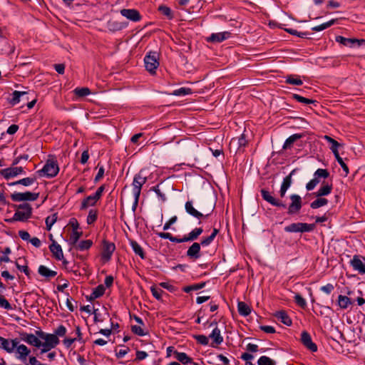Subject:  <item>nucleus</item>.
<instances>
[{"mask_svg":"<svg viewBox=\"0 0 365 365\" xmlns=\"http://www.w3.org/2000/svg\"><path fill=\"white\" fill-rule=\"evenodd\" d=\"M260 192L262 199L270 205L279 208H287V205L285 203L274 197L268 190L262 189ZM289 199L291 200V203L287 207V213L292 215L299 212L302 207V197L297 194L291 195L289 196Z\"/></svg>","mask_w":365,"mask_h":365,"instance_id":"obj_1","label":"nucleus"},{"mask_svg":"<svg viewBox=\"0 0 365 365\" xmlns=\"http://www.w3.org/2000/svg\"><path fill=\"white\" fill-rule=\"evenodd\" d=\"M16 210L14 216L6 220V222L12 223L16 221L26 222L31 217L32 215V207L29 203H23L18 205H15Z\"/></svg>","mask_w":365,"mask_h":365,"instance_id":"obj_2","label":"nucleus"},{"mask_svg":"<svg viewBox=\"0 0 365 365\" xmlns=\"http://www.w3.org/2000/svg\"><path fill=\"white\" fill-rule=\"evenodd\" d=\"M147 182V178L143 176L141 171L134 176L133 185V194L134 195V202L133 205V209L135 210L138 206L139 197L140 195L141 188L144 184Z\"/></svg>","mask_w":365,"mask_h":365,"instance_id":"obj_3","label":"nucleus"},{"mask_svg":"<svg viewBox=\"0 0 365 365\" xmlns=\"http://www.w3.org/2000/svg\"><path fill=\"white\" fill-rule=\"evenodd\" d=\"M145 69L151 74L155 73L159 66V53L156 51H150L144 58Z\"/></svg>","mask_w":365,"mask_h":365,"instance_id":"obj_4","label":"nucleus"},{"mask_svg":"<svg viewBox=\"0 0 365 365\" xmlns=\"http://www.w3.org/2000/svg\"><path fill=\"white\" fill-rule=\"evenodd\" d=\"M59 171L58 163L56 160H48L42 169L36 173L39 176H46L47 178L55 177Z\"/></svg>","mask_w":365,"mask_h":365,"instance_id":"obj_5","label":"nucleus"},{"mask_svg":"<svg viewBox=\"0 0 365 365\" xmlns=\"http://www.w3.org/2000/svg\"><path fill=\"white\" fill-rule=\"evenodd\" d=\"M315 228V224H308L304 222L292 223L284 227L286 232H309Z\"/></svg>","mask_w":365,"mask_h":365,"instance_id":"obj_6","label":"nucleus"},{"mask_svg":"<svg viewBox=\"0 0 365 365\" xmlns=\"http://www.w3.org/2000/svg\"><path fill=\"white\" fill-rule=\"evenodd\" d=\"M38 193L31 192H14L11 195V198L14 202L35 201L38 199Z\"/></svg>","mask_w":365,"mask_h":365,"instance_id":"obj_7","label":"nucleus"},{"mask_svg":"<svg viewBox=\"0 0 365 365\" xmlns=\"http://www.w3.org/2000/svg\"><path fill=\"white\" fill-rule=\"evenodd\" d=\"M0 174L6 179L9 180L14 178L19 175L25 174L24 168L16 167L12 165L10 168H5L0 170Z\"/></svg>","mask_w":365,"mask_h":365,"instance_id":"obj_8","label":"nucleus"},{"mask_svg":"<svg viewBox=\"0 0 365 365\" xmlns=\"http://www.w3.org/2000/svg\"><path fill=\"white\" fill-rule=\"evenodd\" d=\"M350 264L354 270L360 274H365V257L357 255H354Z\"/></svg>","mask_w":365,"mask_h":365,"instance_id":"obj_9","label":"nucleus"},{"mask_svg":"<svg viewBox=\"0 0 365 365\" xmlns=\"http://www.w3.org/2000/svg\"><path fill=\"white\" fill-rule=\"evenodd\" d=\"M115 250V245L113 242H108L106 240L103 241V248L101 252V257L105 262H108L110 259L113 252Z\"/></svg>","mask_w":365,"mask_h":365,"instance_id":"obj_10","label":"nucleus"},{"mask_svg":"<svg viewBox=\"0 0 365 365\" xmlns=\"http://www.w3.org/2000/svg\"><path fill=\"white\" fill-rule=\"evenodd\" d=\"M36 335L41 339L45 340L53 348L56 347L59 344V339L54 334H47L41 330L36 331Z\"/></svg>","mask_w":365,"mask_h":365,"instance_id":"obj_11","label":"nucleus"},{"mask_svg":"<svg viewBox=\"0 0 365 365\" xmlns=\"http://www.w3.org/2000/svg\"><path fill=\"white\" fill-rule=\"evenodd\" d=\"M18 344H19V340L16 338L9 339L0 336V348L4 349L8 353H12Z\"/></svg>","mask_w":365,"mask_h":365,"instance_id":"obj_12","label":"nucleus"},{"mask_svg":"<svg viewBox=\"0 0 365 365\" xmlns=\"http://www.w3.org/2000/svg\"><path fill=\"white\" fill-rule=\"evenodd\" d=\"M120 13L123 16L133 22L140 21L142 18L140 12L134 9H123Z\"/></svg>","mask_w":365,"mask_h":365,"instance_id":"obj_13","label":"nucleus"},{"mask_svg":"<svg viewBox=\"0 0 365 365\" xmlns=\"http://www.w3.org/2000/svg\"><path fill=\"white\" fill-rule=\"evenodd\" d=\"M21 339L24 341L26 342L29 345L36 346V347H41V341L38 339L39 337L36 334H29L26 332H22L20 334Z\"/></svg>","mask_w":365,"mask_h":365,"instance_id":"obj_14","label":"nucleus"},{"mask_svg":"<svg viewBox=\"0 0 365 365\" xmlns=\"http://www.w3.org/2000/svg\"><path fill=\"white\" fill-rule=\"evenodd\" d=\"M215 325L212 333L209 335V338L212 339V346L215 347L220 345L223 341V337L221 335L220 329L217 327L216 322H211L210 327Z\"/></svg>","mask_w":365,"mask_h":365,"instance_id":"obj_15","label":"nucleus"},{"mask_svg":"<svg viewBox=\"0 0 365 365\" xmlns=\"http://www.w3.org/2000/svg\"><path fill=\"white\" fill-rule=\"evenodd\" d=\"M185 209L187 214H189L190 216H192L196 219H198V220H200L202 217H207L210 215V214H207V215H204L202 212L197 210L193 206L192 200H188L185 202Z\"/></svg>","mask_w":365,"mask_h":365,"instance_id":"obj_16","label":"nucleus"},{"mask_svg":"<svg viewBox=\"0 0 365 365\" xmlns=\"http://www.w3.org/2000/svg\"><path fill=\"white\" fill-rule=\"evenodd\" d=\"M200 244L198 242H194L192 245L188 248L186 252L187 257L192 259L196 260L201 257L200 255Z\"/></svg>","mask_w":365,"mask_h":365,"instance_id":"obj_17","label":"nucleus"},{"mask_svg":"<svg viewBox=\"0 0 365 365\" xmlns=\"http://www.w3.org/2000/svg\"><path fill=\"white\" fill-rule=\"evenodd\" d=\"M301 341L304 346L311 351H317V346L312 341L310 334L307 331H303L301 334Z\"/></svg>","mask_w":365,"mask_h":365,"instance_id":"obj_18","label":"nucleus"},{"mask_svg":"<svg viewBox=\"0 0 365 365\" xmlns=\"http://www.w3.org/2000/svg\"><path fill=\"white\" fill-rule=\"evenodd\" d=\"M295 170H293L287 176H286L282 181V183L279 190V195L281 197H284L286 195L287 190L290 187L292 183V175L294 173Z\"/></svg>","mask_w":365,"mask_h":365,"instance_id":"obj_19","label":"nucleus"},{"mask_svg":"<svg viewBox=\"0 0 365 365\" xmlns=\"http://www.w3.org/2000/svg\"><path fill=\"white\" fill-rule=\"evenodd\" d=\"M16 349V357L21 360V361H25L26 359V357L30 354L31 351L30 349L24 344H18L15 347Z\"/></svg>","mask_w":365,"mask_h":365,"instance_id":"obj_20","label":"nucleus"},{"mask_svg":"<svg viewBox=\"0 0 365 365\" xmlns=\"http://www.w3.org/2000/svg\"><path fill=\"white\" fill-rule=\"evenodd\" d=\"M336 41L346 46H352L353 44L358 43L359 45H361L363 43H365L364 39H356V38H348L341 36H337L335 38Z\"/></svg>","mask_w":365,"mask_h":365,"instance_id":"obj_21","label":"nucleus"},{"mask_svg":"<svg viewBox=\"0 0 365 365\" xmlns=\"http://www.w3.org/2000/svg\"><path fill=\"white\" fill-rule=\"evenodd\" d=\"M49 250L53 254V256L57 260H61L63 259V252L60 245L56 242L53 241V243L49 246Z\"/></svg>","mask_w":365,"mask_h":365,"instance_id":"obj_22","label":"nucleus"},{"mask_svg":"<svg viewBox=\"0 0 365 365\" xmlns=\"http://www.w3.org/2000/svg\"><path fill=\"white\" fill-rule=\"evenodd\" d=\"M230 35L231 34L228 31L212 34L207 40L211 42L220 43L227 39Z\"/></svg>","mask_w":365,"mask_h":365,"instance_id":"obj_23","label":"nucleus"},{"mask_svg":"<svg viewBox=\"0 0 365 365\" xmlns=\"http://www.w3.org/2000/svg\"><path fill=\"white\" fill-rule=\"evenodd\" d=\"M332 185L329 183L323 184L322 186L312 195L316 197L327 196L331 192Z\"/></svg>","mask_w":365,"mask_h":365,"instance_id":"obj_24","label":"nucleus"},{"mask_svg":"<svg viewBox=\"0 0 365 365\" xmlns=\"http://www.w3.org/2000/svg\"><path fill=\"white\" fill-rule=\"evenodd\" d=\"M38 272L40 275L44 277L47 279L53 278L57 274L56 271L51 270L44 265H40L38 267Z\"/></svg>","mask_w":365,"mask_h":365,"instance_id":"obj_25","label":"nucleus"},{"mask_svg":"<svg viewBox=\"0 0 365 365\" xmlns=\"http://www.w3.org/2000/svg\"><path fill=\"white\" fill-rule=\"evenodd\" d=\"M274 316L282 323L287 326H290L292 323L291 318L288 316L285 311L281 310L276 312Z\"/></svg>","mask_w":365,"mask_h":365,"instance_id":"obj_26","label":"nucleus"},{"mask_svg":"<svg viewBox=\"0 0 365 365\" xmlns=\"http://www.w3.org/2000/svg\"><path fill=\"white\" fill-rule=\"evenodd\" d=\"M27 95H29V93L26 91H15L12 93V97L9 100V103L11 106H15L21 101V97L27 96Z\"/></svg>","mask_w":365,"mask_h":365,"instance_id":"obj_27","label":"nucleus"},{"mask_svg":"<svg viewBox=\"0 0 365 365\" xmlns=\"http://www.w3.org/2000/svg\"><path fill=\"white\" fill-rule=\"evenodd\" d=\"M352 304H353V302L347 296H344V295H341V294L338 296L337 304L341 309H346Z\"/></svg>","mask_w":365,"mask_h":365,"instance_id":"obj_28","label":"nucleus"},{"mask_svg":"<svg viewBox=\"0 0 365 365\" xmlns=\"http://www.w3.org/2000/svg\"><path fill=\"white\" fill-rule=\"evenodd\" d=\"M203 230L202 227H196L193 229L187 235H185V240L187 242H192L198 238V237L202 233Z\"/></svg>","mask_w":365,"mask_h":365,"instance_id":"obj_29","label":"nucleus"},{"mask_svg":"<svg viewBox=\"0 0 365 365\" xmlns=\"http://www.w3.org/2000/svg\"><path fill=\"white\" fill-rule=\"evenodd\" d=\"M286 83L294 86H301L303 84L299 76L288 75L285 77Z\"/></svg>","mask_w":365,"mask_h":365,"instance_id":"obj_30","label":"nucleus"},{"mask_svg":"<svg viewBox=\"0 0 365 365\" xmlns=\"http://www.w3.org/2000/svg\"><path fill=\"white\" fill-rule=\"evenodd\" d=\"M237 309L239 314L244 317H247L251 313L250 307L244 302H238Z\"/></svg>","mask_w":365,"mask_h":365,"instance_id":"obj_31","label":"nucleus"},{"mask_svg":"<svg viewBox=\"0 0 365 365\" xmlns=\"http://www.w3.org/2000/svg\"><path fill=\"white\" fill-rule=\"evenodd\" d=\"M175 356L178 361H179L183 364L192 363V359L184 352L175 351Z\"/></svg>","mask_w":365,"mask_h":365,"instance_id":"obj_32","label":"nucleus"},{"mask_svg":"<svg viewBox=\"0 0 365 365\" xmlns=\"http://www.w3.org/2000/svg\"><path fill=\"white\" fill-rule=\"evenodd\" d=\"M97 200L93 195L88 196L81 202V209L84 210L88 206H93L97 202Z\"/></svg>","mask_w":365,"mask_h":365,"instance_id":"obj_33","label":"nucleus"},{"mask_svg":"<svg viewBox=\"0 0 365 365\" xmlns=\"http://www.w3.org/2000/svg\"><path fill=\"white\" fill-rule=\"evenodd\" d=\"M218 232H219V230L217 228H214L212 234L210 236L203 237L202 239L201 242L200 243V245L205 247V246H208L209 245H210L212 243V242L214 240V239L215 238V237Z\"/></svg>","mask_w":365,"mask_h":365,"instance_id":"obj_34","label":"nucleus"},{"mask_svg":"<svg viewBox=\"0 0 365 365\" xmlns=\"http://www.w3.org/2000/svg\"><path fill=\"white\" fill-rule=\"evenodd\" d=\"M130 245L135 255H139L141 259H144L145 257L143 248L136 241L130 240Z\"/></svg>","mask_w":365,"mask_h":365,"instance_id":"obj_35","label":"nucleus"},{"mask_svg":"<svg viewBox=\"0 0 365 365\" xmlns=\"http://www.w3.org/2000/svg\"><path fill=\"white\" fill-rule=\"evenodd\" d=\"M105 290H106V288L103 284H100V285L97 286L93 290V292L90 296V299L93 300V299H97V298L101 297L105 293Z\"/></svg>","mask_w":365,"mask_h":365,"instance_id":"obj_36","label":"nucleus"},{"mask_svg":"<svg viewBox=\"0 0 365 365\" xmlns=\"http://www.w3.org/2000/svg\"><path fill=\"white\" fill-rule=\"evenodd\" d=\"M302 137V134L295 133L289 136L284 142L283 145V149H287L291 148L292 144L297 140L298 139H300Z\"/></svg>","mask_w":365,"mask_h":365,"instance_id":"obj_37","label":"nucleus"},{"mask_svg":"<svg viewBox=\"0 0 365 365\" xmlns=\"http://www.w3.org/2000/svg\"><path fill=\"white\" fill-rule=\"evenodd\" d=\"M82 235L83 232L81 231L73 230L68 241L69 245L72 246L76 245Z\"/></svg>","mask_w":365,"mask_h":365,"instance_id":"obj_38","label":"nucleus"},{"mask_svg":"<svg viewBox=\"0 0 365 365\" xmlns=\"http://www.w3.org/2000/svg\"><path fill=\"white\" fill-rule=\"evenodd\" d=\"M328 204V200L322 197H317L315 200H314L310 204V207L312 209H317L321 207L325 206Z\"/></svg>","mask_w":365,"mask_h":365,"instance_id":"obj_39","label":"nucleus"},{"mask_svg":"<svg viewBox=\"0 0 365 365\" xmlns=\"http://www.w3.org/2000/svg\"><path fill=\"white\" fill-rule=\"evenodd\" d=\"M93 245V242L91 240H86L81 241L78 244L75 246L77 250L80 251H84L88 250Z\"/></svg>","mask_w":365,"mask_h":365,"instance_id":"obj_40","label":"nucleus"},{"mask_svg":"<svg viewBox=\"0 0 365 365\" xmlns=\"http://www.w3.org/2000/svg\"><path fill=\"white\" fill-rule=\"evenodd\" d=\"M334 23L335 20L331 19L326 23L312 27V30L315 32H319L331 26Z\"/></svg>","mask_w":365,"mask_h":365,"instance_id":"obj_41","label":"nucleus"},{"mask_svg":"<svg viewBox=\"0 0 365 365\" xmlns=\"http://www.w3.org/2000/svg\"><path fill=\"white\" fill-rule=\"evenodd\" d=\"M205 282H201V283L194 284H192L190 286L185 287H183L182 290L186 293H189L191 291H195V290L202 289L203 287H205Z\"/></svg>","mask_w":365,"mask_h":365,"instance_id":"obj_42","label":"nucleus"},{"mask_svg":"<svg viewBox=\"0 0 365 365\" xmlns=\"http://www.w3.org/2000/svg\"><path fill=\"white\" fill-rule=\"evenodd\" d=\"M73 92L78 97H84L91 94V90L87 87L76 88Z\"/></svg>","mask_w":365,"mask_h":365,"instance_id":"obj_43","label":"nucleus"},{"mask_svg":"<svg viewBox=\"0 0 365 365\" xmlns=\"http://www.w3.org/2000/svg\"><path fill=\"white\" fill-rule=\"evenodd\" d=\"M192 93V89L189 88H180L175 90L172 95L176 96H184Z\"/></svg>","mask_w":365,"mask_h":365,"instance_id":"obj_44","label":"nucleus"},{"mask_svg":"<svg viewBox=\"0 0 365 365\" xmlns=\"http://www.w3.org/2000/svg\"><path fill=\"white\" fill-rule=\"evenodd\" d=\"M158 10L161 12L162 14L165 15L168 19H172L173 18V14L170 8L168 6L161 5L159 6Z\"/></svg>","mask_w":365,"mask_h":365,"instance_id":"obj_45","label":"nucleus"},{"mask_svg":"<svg viewBox=\"0 0 365 365\" xmlns=\"http://www.w3.org/2000/svg\"><path fill=\"white\" fill-rule=\"evenodd\" d=\"M314 176L319 179H326L329 176V173L326 169L319 168L314 172Z\"/></svg>","mask_w":365,"mask_h":365,"instance_id":"obj_46","label":"nucleus"},{"mask_svg":"<svg viewBox=\"0 0 365 365\" xmlns=\"http://www.w3.org/2000/svg\"><path fill=\"white\" fill-rule=\"evenodd\" d=\"M292 98L297 101L304 104H310L316 102V101L304 98L298 94H293Z\"/></svg>","mask_w":365,"mask_h":365,"instance_id":"obj_47","label":"nucleus"},{"mask_svg":"<svg viewBox=\"0 0 365 365\" xmlns=\"http://www.w3.org/2000/svg\"><path fill=\"white\" fill-rule=\"evenodd\" d=\"M258 365H275L274 361L266 356H261L257 361Z\"/></svg>","mask_w":365,"mask_h":365,"instance_id":"obj_48","label":"nucleus"},{"mask_svg":"<svg viewBox=\"0 0 365 365\" xmlns=\"http://www.w3.org/2000/svg\"><path fill=\"white\" fill-rule=\"evenodd\" d=\"M57 220V214L55 213L51 216H48L46 218V225L47 230H50L53 226V225L56 222Z\"/></svg>","mask_w":365,"mask_h":365,"instance_id":"obj_49","label":"nucleus"},{"mask_svg":"<svg viewBox=\"0 0 365 365\" xmlns=\"http://www.w3.org/2000/svg\"><path fill=\"white\" fill-rule=\"evenodd\" d=\"M319 182L320 179L314 176L313 179H312L309 182L307 183L306 189L308 191H311L314 190Z\"/></svg>","mask_w":365,"mask_h":365,"instance_id":"obj_50","label":"nucleus"},{"mask_svg":"<svg viewBox=\"0 0 365 365\" xmlns=\"http://www.w3.org/2000/svg\"><path fill=\"white\" fill-rule=\"evenodd\" d=\"M97 217H98L97 211L94 210H90V211L88 212V215L87 217V220H86L88 225H91L94 222H96L97 220Z\"/></svg>","mask_w":365,"mask_h":365,"instance_id":"obj_51","label":"nucleus"},{"mask_svg":"<svg viewBox=\"0 0 365 365\" xmlns=\"http://www.w3.org/2000/svg\"><path fill=\"white\" fill-rule=\"evenodd\" d=\"M150 291L153 296L158 300L161 299L162 294L164 293V292L160 288L156 287L155 286L150 287Z\"/></svg>","mask_w":365,"mask_h":365,"instance_id":"obj_52","label":"nucleus"},{"mask_svg":"<svg viewBox=\"0 0 365 365\" xmlns=\"http://www.w3.org/2000/svg\"><path fill=\"white\" fill-rule=\"evenodd\" d=\"M36 180L35 177H28L23 179L19 180L20 185L24 186H30L34 184Z\"/></svg>","mask_w":365,"mask_h":365,"instance_id":"obj_53","label":"nucleus"},{"mask_svg":"<svg viewBox=\"0 0 365 365\" xmlns=\"http://www.w3.org/2000/svg\"><path fill=\"white\" fill-rule=\"evenodd\" d=\"M294 301L296 304L302 308H305L307 307L306 300L299 294H295Z\"/></svg>","mask_w":365,"mask_h":365,"instance_id":"obj_54","label":"nucleus"},{"mask_svg":"<svg viewBox=\"0 0 365 365\" xmlns=\"http://www.w3.org/2000/svg\"><path fill=\"white\" fill-rule=\"evenodd\" d=\"M193 337L196 339L197 343L202 345L206 346L209 343V337L205 335H195Z\"/></svg>","mask_w":365,"mask_h":365,"instance_id":"obj_55","label":"nucleus"},{"mask_svg":"<svg viewBox=\"0 0 365 365\" xmlns=\"http://www.w3.org/2000/svg\"><path fill=\"white\" fill-rule=\"evenodd\" d=\"M0 307L6 310H11L12 306L4 296H0Z\"/></svg>","mask_w":365,"mask_h":365,"instance_id":"obj_56","label":"nucleus"},{"mask_svg":"<svg viewBox=\"0 0 365 365\" xmlns=\"http://www.w3.org/2000/svg\"><path fill=\"white\" fill-rule=\"evenodd\" d=\"M285 31L292 35L297 36L300 38H305L308 34L307 32H299L298 31L293 29H285Z\"/></svg>","mask_w":365,"mask_h":365,"instance_id":"obj_57","label":"nucleus"},{"mask_svg":"<svg viewBox=\"0 0 365 365\" xmlns=\"http://www.w3.org/2000/svg\"><path fill=\"white\" fill-rule=\"evenodd\" d=\"M334 286L331 283H328L326 285L320 287V290L327 294H330L334 291Z\"/></svg>","mask_w":365,"mask_h":365,"instance_id":"obj_58","label":"nucleus"},{"mask_svg":"<svg viewBox=\"0 0 365 365\" xmlns=\"http://www.w3.org/2000/svg\"><path fill=\"white\" fill-rule=\"evenodd\" d=\"M66 334V328L63 325H60L58 328L54 331V334L56 336H63Z\"/></svg>","mask_w":365,"mask_h":365,"instance_id":"obj_59","label":"nucleus"},{"mask_svg":"<svg viewBox=\"0 0 365 365\" xmlns=\"http://www.w3.org/2000/svg\"><path fill=\"white\" fill-rule=\"evenodd\" d=\"M131 330L134 334L140 336H145L146 334L143 329L137 325L132 326Z\"/></svg>","mask_w":365,"mask_h":365,"instance_id":"obj_60","label":"nucleus"},{"mask_svg":"<svg viewBox=\"0 0 365 365\" xmlns=\"http://www.w3.org/2000/svg\"><path fill=\"white\" fill-rule=\"evenodd\" d=\"M151 190H153L156 193L158 197H160L162 200V201H163V202L165 201V200H166L165 195L160 191V190L159 189V185L153 187L151 188Z\"/></svg>","mask_w":365,"mask_h":365,"instance_id":"obj_61","label":"nucleus"},{"mask_svg":"<svg viewBox=\"0 0 365 365\" xmlns=\"http://www.w3.org/2000/svg\"><path fill=\"white\" fill-rule=\"evenodd\" d=\"M324 138L331 145V148L339 147L341 145L336 140L329 135H324Z\"/></svg>","mask_w":365,"mask_h":365,"instance_id":"obj_62","label":"nucleus"},{"mask_svg":"<svg viewBox=\"0 0 365 365\" xmlns=\"http://www.w3.org/2000/svg\"><path fill=\"white\" fill-rule=\"evenodd\" d=\"M16 266L19 271L24 272L27 276L29 275V267L26 264L21 265L19 263V262H16Z\"/></svg>","mask_w":365,"mask_h":365,"instance_id":"obj_63","label":"nucleus"},{"mask_svg":"<svg viewBox=\"0 0 365 365\" xmlns=\"http://www.w3.org/2000/svg\"><path fill=\"white\" fill-rule=\"evenodd\" d=\"M178 220L177 216L172 217L168 222H166L163 226V230H168L170 226L174 224Z\"/></svg>","mask_w":365,"mask_h":365,"instance_id":"obj_64","label":"nucleus"}]
</instances>
